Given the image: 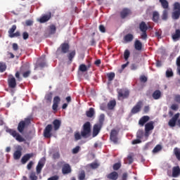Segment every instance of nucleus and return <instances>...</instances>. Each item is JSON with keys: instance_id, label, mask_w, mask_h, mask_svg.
Here are the masks:
<instances>
[{"instance_id": "nucleus-18", "label": "nucleus", "mask_w": 180, "mask_h": 180, "mask_svg": "<svg viewBox=\"0 0 180 180\" xmlns=\"http://www.w3.org/2000/svg\"><path fill=\"white\" fill-rule=\"evenodd\" d=\"M43 167H44V162H43V160H39L36 167L37 175H39V174H41Z\"/></svg>"}, {"instance_id": "nucleus-8", "label": "nucleus", "mask_w": 180, "mask_h": 180, "mask_svg": "<svg viewBox=\"0 0 180 180\" xmlns=\"http://www.w3.org/2000/svg\"><path fill=\"white\" fill-rule=\"evenodd\" d=\"M154 130V122L150 121L145 124V134L144 136L146 139H148L151 131Z\"/></svg>"}, {"instance_id": "nucleus-20", "label": "nucleus", "mask_w": 180, "mask_h": 180, "mask_svg": "<svg viewBox=\"0 0 180 180\" xmlns=\"http://www.w3.org/2000/svg\"><path fill=\"white\" fill-rule=\"evenodd\" d=\"M33 155H34L33 153H27L21 159L22 164H25L26 162L29 161L32 157H33Z\"/></svg>"}, {"instance_id": "nucleus-12", "label": "nucleus", "mask_w": 180, "mask_h": 180, "mask_svg": "<svg viewBox=\"0 0 180 180\" xmlns=\"http://www.w3.org/2000/svg\"><path fill=\"white\" fill-rule=\"evenodd\" d=\"M51 130H53V125L48 124L44 130V136L46 139H50L51 137Z\"/></svg>"}, {"instance_id": "nucleus-37", "label": "nucleus", "mask_w": 180, "mask_h": 180, "mask_svg": "<svg viewBox=\"0 0 180 180\" xmlns=\"http://www.w3.org/2000/svg\"><path fill=\"white\" fill-rule=\"evenodd\" d=\"M144 137V131L143 129H139L136 133V138L141 140Z\"/></svg>"}, {"instance_id": "nucleus-36", "label": "nucleus", "mask_w": 180, "mask_h": 180, "mask_svg": "<svg viewBox=\"0 0 180 180\" xmlns=\"http://www.w3.org/2000/svg\"><path fill=\"white\" fill-rule=\"evenodd\" d=\"M16 25H12L11 28L9 29L8 33V37H11L13 33H15V31L16 30Z\"/></svg>"}, {"instance_id": "nucleus-22", "label": "nucleus", "mask_w": 180, "mask_h": 180, "mask_svg": "<svg viewBox=\"0 0 180 180\" xmlns=\"http://www.w3.org/2000/svg\"><path fill=\"white\" fill-rule=\"evenodd\" d=\"M107 178L111 180H117V178H119V174H117V172H112L108 174Z\"/></svg>"}, {"instance_id": "nucleus-41", "label": "nucleus", "mask_w": 180, "mask_h": 180, "mask_svg": "<svg viewBox=\"0 0 180 180\" xmlns=\"http://www.w3.org/2000/svg\"><path fill=\"white\" fill-rule=\"evenodd\" d=\"M166 77L167 78H171V77H174V72H172V69H168L166 71Z\"/></svg>"}, {"instance_id": "nucleus-38", "label": "nucleus", "mask_w": 180, "mask_h": 180, "mask_svg": "<svg viewBox=\"0 0 180 180\" xmlns=\"http://www.w3.org/2000/svg\"><path fill=\"white\" fill-rule=\"evenodd\" d=\"M30 180H37V179H39V177L36 175V172H32L30 174Z\"/></svg>"}, {"instance_id": "nucleus-55", "label": "nucleus", "mask_w": 180, "mask_h": 180, "mask_svg": "<svg viewBox=\"0 0 180 180\" xmlns=\"http://www.w3.org/2000/svg\"><path fill=\"white\" fill-rule=\"evenodd\" d=\"M20 37V32L17 31L16 32L13 33L11 35V39H13V37Z\"/></svg>"}, {"instance_id": "nucleus-56", "label": "nucleus", "mask_w": 180, "mask_h": 180, "mask_svg": "<svg viewBox=\"0 0 180 180\" xmlns=\"http://www.w3.org/2000/svg\"><path fill=\"white\" fill-rule=\"evenodd\" d=\"M172 110L176 111L178 109H179V107L178 106V104H172L170 107Z\"/></svg>"}, {"instance_id": "nucleus-30", "label": "nucleus", "mask_w": 180, "mask_h": 180, "mask_svg": "<svg viewBox=\"0 0 180 180\" xmlns=\"http://www.w3.org/2000/svg\"><path fill=\"white\" fill-rule=\"evenodd\" d=\"M87 117H93L95 115V110L93 108H90L88 111L86 112Z\"/></svg>"}, {"instance_id": "nucleus-25", "label": "nucleus", "mask_w": 180, "mask_h": 180, "mask_svg": "<svg viewBox=\"0 0 180 180\" xmlns=\"http://www.w3.org/2000/svg\"><path fill=\"white\" fill-rule=\"evenodd\" d=\"M53 124L55 131H57V130H58V129H60V127H61V121H60V120H54L53 122Z\"/></svg>"}, {"instance_id": "nucleus-64", "label": "nucleus", "mask_w": 180, "mask_h": 180, "mask_svg": "<svg viewBox=\"0 0 180 180\" xmlns=\"http://www.w3.org/2000/svg\"><path fill=\"white\" fill-rule=\"evenodd\" d=\"M60 177L57 175H55V176H51L48 179V180H58L59 179Z\"/></svg>"}, {"instance_id": "nucleus-48", "label": "nucleus", "mask_w": 180, "mask_h": 180, "mask_svg": "<svg viewBox=\"0 0 180 180\" xmlns=\"http://www.w3.org/2000/svg\"><path fill=\"white\" fill-rule=\"evenodd\" d=\"M103 122H105V114H101L99 117V123L98 124H101V126L103 124Z\"/></svg>"}, {"instance_id": "nucleus-1", "label": "nucleus", "mask_w": 180, "mask_h": 180, "mask_svg": "<svg viewBox=\"0 0 180 180\" xmlns=\"http://www.w3.org/2000/svg\"><path fill=\"white\" fill-rule=\"evenodd\" d=\"M91 136V122H86L84 124L81 133L79 131L75 132V140L78 141L81 139H88Z\"/></svg>"}, {"instance_id": "nucleus-11", "label": "nucleus", "mask_w": 180, "mask_h": 180, "mask_svg": "<svg viewBox=\"0 0 180 180\" xmlns=\"http://www.w3.org/2000/svg\"><path fill=\"white\" fill-rule=\"evenodd\" d=\"M141 108H143V101H139L132 108V109L131 110V113H132L133 115H136V113H139V112H140V110H141Z\"/></svg>"}, {"instance_id": "nucleus-16", "label": "nucleus", "mask_w": 180, "mask_h": 180, "mask_svg": "<svg viewBox=\"0 0 180 180\" xmlns=\"http://www.w3.org/2000/svg\"><path fill=\"white\" fill-rule=\"evenodd\" d=\"M131 14V11L129 8H123L122 11L120 12L121 19H125L127 18L129 15Z\"/></svg>"}, {"instance_id": "nucleus-62", "label": "nucleus", "mask_w": 180, "mask_h": 180, "mask_svg": "<svg viewBox=\"0 0 180 180\" xmlns=\"http://www.w3.org/2000/svg\"><path fill=\"white\" fill-rule=\"evenodd\" d=\"M140 143H141V140L140 139H134L132 141L131 143L133 145H136V144H140Z\"/></svg>"}, {"instance_id": "nucleus-45", "label": "nucleus", "mask_w": 180, "mask_h": 180, "mask_svg": "<svg viewBox=\"0 0 180 180\" xmlns=\"http://www.w3.org/2000/svg\"><path fill=\"white\" fill-rule=\"evenodd\" d=\"M4 71H6V64L0 63V72H4Z\"/></svg>"}, {"instance_id": "nucleus-28", "label": "nucleus", "mask_w": 180, "mask_h": 180, "mask_svg": "<svg viewBox=\"0 0 180 180\" xmlns=\"http://www.w3.org/2000/svg\"><path fill=\"white\" fill-rule=\"evenodd\" d=\"M139 29L141 32H147V30H148V27L147 26V24H146L145 22L142 21L139 24Z\"/></svg>"}, {"instance_id": "nucleus-49", "label": "nucleus", "mask_w": 180, "mask_h": 180, "mask_svg": "<svg viewBox=\"0 0 180 180\" xmlns=\"http://www.w3.org/2000/svg\"><path fill=\"white\" fill-rule=\"evenodd\" d=\"M127 160H128V164L131 165V164H133V161H134V159L133 158V155H129L127 156Z\"/></svg>"}, {"instance_id": "nucleus-53", "label": "nucleus", "mask_w": 180, "mask_h": 180, "mask_svg": "<svg viewBox=\"0 0 180 180\" xmlns=\"http://www.w3.org/2000/svg\"><path fill=\"white\" fill-rule=\"evenodd\" d=\"M30 74H32V71H30V70H27V71H25V72H23L22 77H23L24 78H27L28 77L30 76Z\"/></svg>"}, {"instance_id": "nucleus-60", "label": "nucleus", "mask_w": 180, "mask_h": 180, "mask_svg": "<svg viewBox=\"0 0 180 180\" xmlns=\"http://www.w3.org/2000/svg\"><path fill=\"white\" fill-rule=\"evenodd\" d=\"M174 101L176 102V103L180 104V95L179 94H176L174 96Z\"/></svg>"}, {"instance_id": "nucleus-46", "label": "nucleus", "mask_w": 180, "mask_h": 180, "mask_svg": "<svg viewBox=\"0 0 180 180\" xmlns=\"http://www.w3.org/2000/svg\"><path fill=\"white\" fill-rule=\"evenodd\" d=\"M79 69L80 71H82V72H85L88 71V68L84 64L80 65Z\"/></svg>"}, {"instance_id": "nucleus-52", "label": "nucleus", "mask_w": 180, "mask_h": 180, "mask_svg": "<svg viewBox=\"0 0 180 180\" xmlns=\"http://www.w3.org/2000/svg\"><path fill=\"white\" fill-rule=\"evenodd\" d=\"M79 179L84 180L85 179V171L82 170L79 174Z\"/></svg>"}, {"instance_id": "nucleus-6", "label": "nucleus", "mask_w": 180, "mask_h": 180, "mask_svg": "<svg viewBox=\"0 0 180 180\" xmlns=\"http://www.w3.org/2000/svg\"><path fill=\"white\" fill-rule=\"evenodd\" d=\"M173 12L172 13V18L174 20L179 19L180 16V4L179 2H175L173 6Z\"/></svg>"}, {"instance_id": "nucleus-50", "label": "nucleus", "mask_w": 180, "mask_h": 180, "mask_svg": "<svg viewBox=\"0 0 180 180\" xmlns=\"http://www.w3.org/2000/svg\"><path fill=\"white\" fill-rule=\"evenodd\" d=\"M61 102V98L58 96H56L53 98V103L58 105Z\"/></svg>"}, {"instance_id": "nucleus-17", "label": "nucleus", "mask_w": 180, "mask_h": 180, "mask_svg": "<svg viewBox=\"0 0 180 180\" xmlns=\"http://www.w3.org/2000/svg\"><path fill=\"white\" fill-rule=\"evenodd\" d=\"M180 175V168L179 166H176L172 168V176L173 178H178Z\"/></svg>"}, {"instance_id": "nucleus-19", "label": "nucleus", "mask_w": 180, "mask_h": 180, "mask_svg": "<svg viewBox=\"0 0 180 180\" xmlns=\"http://www.w3.org/2000/svg\"><path fill=\"white\" fill-rule=\"evenodd\" d=\"M8 83L9 88H16V79H15V77H10L8 80Z\"/></svg>"}, {"instance_id": "nucleus-61", "label": "nucleus", "mask_w": 180, "mask_h": 180, "mask_svg": "<svg viewBox=\"0 0 180 180\" xmlns=\"http://www.w3.org/2000/svg\"><path fill=\"white\" fill-rule=\"evenodd\" d=\"M26 26H33V20H27L25 21Z\"/></svg>"}, {"instance_id": "nucleus-3", "label": "nucleus", "mask_w": 180, "mask_h": 180, "mask_svg": "<svg viewBox=\"0 0 180 180\" xmlns=\"http://www.w3.org/2000/svg\"><path fill=\"white\" fill-rule=\"evenodd\" d=\"M6 133H8L11 134V136H13L14 139L19 143H23V141H26V139L25 138L22 137V135H20L16 130L7 128L6 129Z\"/></svg>"}, {"instance_id": "nucleus-10", "label": "nucleus", "mask_w": 180, "mask_h": 180, "mask_svg": "<svg viewBox=\"0 0 180 180\" xmlns=\"http://www.w3.org/2000/svg\"><path fill=\"white\" fill-rule=\"evenodd\" d=\"M44 67H46V56H42L38 59L35 64L34 70H37V68H44Z\"/></svg>"}, {"instance_id": "nucleus-35", "label": "nucleus", "mask_w": 180, "mask_h": 180, "mask_svg": "<svg viewBox=\"0 0 180 180\" xmlns=\"http://www.w3.org/2000/svg\"><path fill=\"white\" fill-rule=\"evenodd\" d=\"M124 41H132L133 39H134V37H133V34H127V35L124 36Z\"/></svg>"}, {"instance_id": "nucleus-2", "label": "nucleus", "mask_w": 180, "mask_h": 180, "mask_svg": "<svg viewBox=\"0 0 180 180\" xmlns=\"http://www.w3.org/2000/svg\"><path fill=\"white\" fill-rule=\"evenodd\" d=\"M30 123H32L30 117H27L25 118L24 120H21L18 124V131H19V133H23V131H25V129H27L30 125Z\"/></svg>"}, {"instance_id": "nucleus-7", "label": "nucleus", "mask_w": 180, "mask_h": 180, "mask_svg": "<svg viewBox=\"0 0 180 180\" xmlns=\"http://www.w3.org/2000/svg\"><path fill=\"white\" fill-rule=\"evenodd\" d=\"M59 165H63L62 174L63 175H68V174H71V172H72V169H71L70 164L65 163L64 161H61L59 162Z\"/></svg>"}, {"instance_id": "nucleus-26", "label": "nucleus", "mask_w": 180, "mask_h": 180, "mask_svg": "<svg viewBox=\"0 0 180 180\" xmlns=\"http://www.w3.org/2000/svg\"><path fill=\"white\" fill-rule=\"evenodd\" d=\"M163 9L168 11L169 9V4L167 0H159Z\"/></svg>"}, {"instance_id": "nucleus-33", "label": "nucleus", "mask_w": 180, "mask_h": 180, "mask_svg": "<svg viewBox=\"0 0 180 180\" xmlns=\"http://www.w3.org/2000/svg\"><path fill=\"white\" fill-rule=\"evenodd\" d=\"M159 19H160V13H158V11H154L153 13V21L157 23Z\"/></svg>"}, {"instance_id": "nucleus-31", "label": "nucleus", "mask_w": 180, "mask_h": 180, "mask_svg": "<svg viewBox=\"0 0 180 180\" xmlns=\"http://www.w3.org/2000/svg\"><path fill=\"white\" fill-rule=\"evenodd\" d=\"M174 154L176 160H178V161H180V148H174Z\"/></svg>"}, {"instance_id": "nucleus-27", "label": "nucleus", "mask_w": 180, "mask_h": 180, "mask_svg": "<svg viewBox=\"0 0 180 180\" xmlns=\"http://www.w3.org/2000/svg\"><path fill=\"white\" fill-rule=\"evenodd\" d=\"M134 47L138 51H141V49H143V44L139 40H136Z\"/></svg>"}, {"instance_id": "nucleus-13", "label": "nucleus", "mask_w": 180, "mask_h": 180, "mask_svg": "<svg viewBox=\"0 0 180 180\" xmlns=\"http://www.w3.org/2000/svg\"><path fill=\"white\" fill-rule=\"evenodd\" d=\"M130 93L129 92V90L125 89H120L118 91V98L120 99V98H122V99H126V98H129V95Z\"/></svg>"}, {"instance_id": "nucleus-9", "label": "nucleus", "mask_w": 180, "mask_h": 180, "mask_svg": "<svg viewBox=\"0 0 180 180\" xmlns=\"http://www.w3.org/2000/svg\"><path fill=\"white\" fill-rule=\"evenodd\" d=\"M119 131L116 129H112L110 134V140L112 141L114 144H119Z\"/></svg>"}, {"instance_id": "nucleus-40", "label": "nucleus", "mask_w": 180, "mask_h": 180, "mask_svg": "<svg viewBox=\"0 0 180 180\" xmlns=\"http://www.w3.org/2000/svg\"><path fill=\"white\" fill-rule=\"evenodd\" d=\"M129 57H130V51L126 49L124 52V58L125 61H127V60H129Z\"/></svg>"}, {"instance_id": "nucleus-63", "label": "nucleus", "mask_w": 180, "mask_h": 180, "mask_svg": "<svg viewBox=\"0 0 180 180\" xmlns=\"http://www.w3.org/2000/svg\"><path fill=\"white\" fill-rule=\"evenodd\" d=\"M127 176H129L127 172L123 173L122 175V180H127Z\"/></svg>"}, {"instance_id": "nucleus-21", "label": "nucleus", "mask_w": 180, "mask_h": 180, "mask_svg": "<svg viewBox=\"0 0 180 180\" xmlns=\"http://www.w3.org/2000/svg\"><path fill=\"white\" fill-rule=\"evenodd\" d=\"M161 96H162V94L160 90H155L152 94V98H153L155 101H158V99H160Z\"/></svg>"}, {"instance_id": "nucleus-23", "label": "nucleus", "mask_w": 180, "mask_h": 180, "mask_svg": "<svg viewBox=\"0 0 180 180\" xmlns=\"http://www.w3.org/2000/svg\"><path fill=\"white\" fill-rule=\"evenodd\" d=\"M172 39L174 40V41H178L180 39V30L177 29L175 30L174 34L172 35Z\"/></svg>"}, {"instance_id": "nucleus-4", "label": "nucleus", "mask_w": 180, "mask_h": 180, "mask_svg": "<svg viewBox=\"0 0 180 180\" xmlns=\"http://www.w3.org/2000/svg\"><path fill=\"white\" fill-rule=\"evenodd\" d=\"M179 115V112H177L169 120L168 125L169 127H175V126L180 127Z\"/></svg>"}, {"instance_id": "nucleus-29", "label": "nucleus", "mask_w": 180, "mask_h": 180, "mask_svg": "<svg viewBox=\"0 0 180 180\" xmlns=\"http://www.w3.org/2000/svg\"><path fill=\"white\" fill-rule=\"evenodd\" d=\"M115 106H116V101L115 100L111 101L108 103V108L109 110H113Z\"/></svg>"}, {"instance_id": "nucleus-47", "label": "nucleus", "mask_w": 180, "mask_h": 180, "mask_svg": "<svg viewBox=\"0 0 180 180\" xmlns=\"http://www.w3.org/2000/svg\"><path fill=\"white\" fill-rule=\"evenodd\" d=\"M161 150H162V147L161 146V145H157L153 150V153H158L159 151H161Z\"/></svg>"}, {"instance_id": "nucleus-32", "label": "nucleus", "mask_w": 180, "mask_h": 180, "mask_svg": "<svg viewBox=\"0 0 180 180\" xmlns=\"http://www.w3.org/2000/svg\"><path fill=\"white\" fill-rule=\"evenodd\" d=\"M75 54H77L75 50L72 51L70 53L68 54V58L69 61H70V63L72 62L74 57H75Z\"/></svg>"}, {"instance_id": "nucleus-51", "label": "nucleus", "mask_w": 180, "mask_h": 180, "mask_svg": "<svg viewBox=\"0 0 180 180\" xmlns=\"http://www.w3.org/2000/svg\"><path fill=\"white\" fill-rule=\"evenodd\" d=\"M81 150V147L79 146H76L72 150V154H78L79 153V150Z\"/></svg>"}, {"instance_id": "nucleus-39", "label": "nucleus", "mask_w": 180, "mask_h": 180, "mask_svg": "<svg viewBox=\"0 0 180 180\" xmlns=\"http://www.w3.org/2000/svg\"><path fill=\"white\" fill-rule=\"evenodd\" d=\"M168 19V10H164L162 15V20H167Z\"/></svg>"}, {"instance_id": "nucleus-57", "label": "nucleus", "mask_w": 180, "mask_h": 180, "mask_svg": "<svg viewBox=\"0 0 180 180\" xmlns=\"http://www.w3.org/2000/svg\"><path fill=\"white\" fill-rule=\"evenodd\" d=\"M141 37L143 40H146V39H147V31H142Z\"/></svg>"}, {"instance_id": "nucleus-14", "label": "nucleus", "mask_w": 180, "mask_h": 180, "mask_svg": "<svg viewBox=\"0 0 180 180\" xmlns=\"http://www.w3.org/2000/svg\"><path fill=\"white\" fill-rule=\"evenodd\" d=\"M102 129L101 124H96L93 127V137H96L98 134H99V131Z\"/></svg>"}, {"instance_id": "nucleus-59", "label": "nucleus", "mask_w": 180, "mask_h": 180, "mask_svg": "<svg viewBox=\"0 0 180 180\" xmlns=\"http://www.w3.org/2000/svg\"><path fill=\"white\" fill-rule=\"evenodd\" d=\"M22 39L23 40H27V39H29V33H27V32H24L22 33Z\"/></svg>"}, {"instance_id": "nucleus-5", "label": "nucleus", "mask_w": 180, "mask_h": 180, "mask_svg": "<svg viewBox=\"0 0 180 180\" xmlns=\"http://www.w3.org/2000/svg\"><path fill=\"white\" fill-rule=\"evenodd\" d=\"M70 51V44L63 43L60 44V47L58 48L56 51V54L60 56V54H67Z\"/></svg>"}, {"instance_id": "nucleus-24", "label": "nucleus", "mask_w": 180, "mask_h": 180, "mask_svg": "<svg viewBox=\"0 0 180 180\" xmlns=\"http://www.w3.org/2000/svg\"><path fill=\"white\" fill-rule=\"evenodd\" d=\"M148 120H150V117H148L147 115H144L139 120V124L140 126H144L145 123H147V122H148Z\"/></svg>"}, {"instance_id": "nucleus-44", "label": "nucleus", "mask_w": 180, "mask_h": 180, "mask_svg": "<svg viewBox=\"0 0 180 180\" xmlns=\"http://www.w3.org/2000/svg\"><path fill=\"white\" fill-rule=\"evenodd\" d=\"M107 77L108 78V81H110V82L113 81V79H115V72L108 73Z\"/></svg>"}, {"instance_id": "nucleus-15", "label": "nucleus", "mask_w": 180, "mask_h": 180, "mask_svg": "<svg viewBox=\"0 0 180 180\" xmlns=\"http://www.w3.org/2000/svg\"><path fill=\"white\" fill-rule=\"evenodd\" d=\"M50 19H51V13L42 15L38 19V22H39V23H46V22H49Z\"/></svg>"}, {"instance_id": "nucleus-58", "label": "nucleus", "mask_w": 180, "mask_h": 180, "mask_svg": "<svg viewBox=\"0 0 180 180\" xmlns=\"http://www.w3.org/2000/svg\"><path fill=\"white\" fill-rule=\"evenodd\" d=\"M140 81H141V82H143V83L147 82V81H148L147 77H146L145 75H141V76L140 77Z\"/></svg>"}, {"instance_id": "nucleus-54", "label": "nucleus", "mask_w": 180, "mask_h": 180, "mask_svg": "<svg viewBox=\"0 0 180 180\" xmlns=\"http://www.w3.org/2000/svg\"><path fill=\"white\" fill-rule=\"evenodd\" d=\"M120 167H122V165H120V163H115L113 165L112 168L114 171H117V169H120Z\"/></svg>"}, {"instance_id": "nucleus-42", "label": "nucleus", "mask_w": 180, "mask_h": 180, "mask_svg": "<svg viewBox=\"0 0 180 180\" xmlns=\"http://www.w3.org/2000/svg\"><path fill=\"white\" fill-rule=\"evenodd\" d=\"M89 166L90 167V168L91 169H96L97 168L99 167V163L93 162V163L89 164Z\"/></svg>"}, {"instance_id": "nucleus-43", "label": "nucleus", "mask_w": 180, "mask_h": 180, "mask_svg": "<svg viewBox=\"0 0 180 180\" xmlns=\"http://www.w3.org/2000/svg\"><path fill=\"white\" fill-rule=\"evenodd\" d=\"M49 29L51 34H55L56 32L57 31V27H56V25H50Z\"/></svg>"}, {"instance_id": "nucleus-34", "label": "nucleus", "mask_w": 180, "mask_h": 180, "mask_svg": "<svg viewBox=\"0 0 180 180\" xmlns=\"http://www.w3.org/2000/svg\"><path fill=\"white\" fill-rule=\"evenodd\" d=\"M22 157V151L21 150H15L13 153L14 160H19Z\"/></svg>"}]
</instances>
